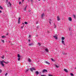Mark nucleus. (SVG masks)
<instances>
[{"instance_id": "f257e3e1", "label": "nucleus", "mask_w": 76, "mask_h": 76, "mask_svg": "<svg viewBox=\"0 0 76 76\" xmlns=\"http://www.w3.org/2000/svg\"><path fill=\"white\" fill-rule=\"evenodd\" d=\"M0 62L1 64L2 67H4V64L3 63H4L6 64H7V63H8V62H5L4 61V60H3L2 61H1Z\"/></svg>"}, {"instance_id": "f03ea898", "label": "nucleus", "mask_w": 76, "mask_h": 76, "mask_svg": "<svg viewBox=\"0 0 76 76\" xmlns=\"http://www.w3.org/2000/svg\"><path fill=\"white\" fill-rule=\"evenodd\" d=\"M42 73H47V69H43L42 71Z\"/></svg>"}, {"instance_id": "7ed1b4c3", "label": "nucleus", "mask_w": 76, "mask_h": 76, "mask_svg": "<svg viewBox=\"0 0 76 76\" xmlns=\"http://www.w3.org/2000/svg\"><path fill=\"white\" fill-rule=\"evenodd\" d=\"M61 42L62 44H63L64 45H66V44H65V43H64V40H62Z\"/></svg>"}, {"instance_id": "20e7f679", "label": "nucleus", "mask_w": 76, "mask_h": 76, "mask_svg": "<svg viewBox=\"0 0 76 76\" xmlns=\"http://www.w3.org/2000/svg\"><path fill=\"white\" fill-rule=\"evenodd\" d=\"M30 71H31V72H33V70H35V69L34 68H30Z\"/></svg>"}, {"instance_id": "39448f33", "label": "nucleus", "mask_w": 76, "mask_h": 76, "mask_svg": "<svg viewBox=\"0 0 76 76\" xmlns=\"http://www.w3.org/2000/svg\"><path fill=\"white\" fill-rule=\"evenodd\" d=\"M68 20L69 21H72V18H71V17H69L68 18Z\"/></svg>"}, {"instance_id": "423d86ee", "label": "nucleus", "mask_w": 76, "mask_h": 76, "mask_svg": "<svg viewBox=\"0 0 76 76\" xmlns=\"http://www.w3.org/2000/svg\"><path fill=\"white\" fill-rule=\"evenodd\" d=\"M64 71H65V72H66V73L68 72V71H67V69H64Z\"/></svg>"}, {"instance_id": "0eeeda50", "label": "nucleus", "mask_w": 76, "mask_h": 76, "mask_svg": "<svg viewBox=\"0 0 76 76\" xmlns=\"http://www.w3.org/2000/svg\"><path fill=\"white\" fill-rule=\"evenodd\" d=\"M53 37L54 38H55V39H58L57 37V36H53Z\"/></svg>"}, {"instance_id": "6e6552de", "label": "nucleus", "mask_w": 76, "mask_h": 76, "mask_svg": "<svg viewBox=\"0 0 76 76\" xmlns=\"http://www.w3.org/2000/svg\"><path fill=\"white\" fill-rule=\"evenodd\" d=\"M57 20H58V21H59V20H60V18L59 17V16H57Z\"/></svg>"}, {"instance_id": "1a4fd4ad", "label": "nucleus", "mask_w": 76, "mask_h": 76, "mask_svg": "<svg viewBox=\"0 0 76 76\" xmlns=\"http://www.w3.org/2000/svg\"><path fill=\"white\" fill-rule=\"evenodd\" d=\"M44 15V13H43L42 14L41 17H42V19H43V17Z\"/></svg>"}, {"instance_id": "9d476101", "label": "nucleus", "mask_w": 76, "mask_h": 76, "mask_svg": "<svg viewBox=\"0 0 76 76\" xmlns=\"http://www.w3.org/2000/svg\"><path fill=\"white\" fill-rule=\"evenodd\" d=\"M20 18H19L18 19V23H20Z\"/></svg>"}, {"instance_id": "9b49d317", "label": "nucleus", "mask_w": 76, "mask_h": 76, "mask_svg": "<svg viewBox=\"0 0 76 76\" xmlns=\"http://www.w3.org/2000/svg\"><path fill=\"white\" fill-rule=\"evenodd\" d=\"M64 39H65V37H62L61 40H64Z\"/></svg>"}, {"instance_id": "f8f14e48", "label": "nucleus", "mask_w": 76, "mask_h": 76, "mask_svg": "<svg viewBox=\"0 0 76 76\" xmlns=\"http://www.w3.org/2000/svg\"><path fill=\"white\" fill-rule=\"evenodd\" d=\"M8 4H9L10 6L11 7V6H12V4H11V3H10V2H9Z\"/></svg>"}, {"instance_id": "ddd939ff", "label": "nucleus", "mask_w": 76, "mask_h": 76, "mask_svg": "<svg viewBox=\"0 0 76 76\" xmlns=\"http://www.w3.org/2000/svg\"><path fill=\"white\" fill-rule=\"evenodd\" d=\"M45 51L47 52H48V49L47 48H46L45 49Z\"/></svg>"}, {"instance_id": "4468645a", "label": "nucleus", "mask_w": 76, "mask_h": 76, "mask_svg": "<svg viewBox=\"0 0 76 76\" xmlns=\"http://www.w3.org/2000/svg\"><path fill=\"white\" fill-rule=\"evenodd\" d=\"M45 63H46V64H48V65L50 64V63H49V62H48V61H46L45 62Z\"/></svg>"}, {"instance_id": "2eb2a0df", "label": "nucleus", "mask_w": 76, "mask_h": 76, "mask_svg": "<svg viewBox=\"0 0 76 76\" xmlns=\"http://www.w3.org/2000/svg\"><path fill=\"white\" fill-rule=\"evenodd\" d=\"M28 61L29 62H31V60L30 58H28Z\"/></svg>"}, {"instance_id": "dca6fc26", "label": "nucleus", "mask_w": 76, "mask_h": 76, "mask_svg": "<svg viewBox=\"0 0 76 76\" xmlns=\"http://www.w3.org/2000/svg\"><path fill=\"white\" fill-rule=\"evenodd\" d=\"M0 9H3V7H1V6H0Z\"/></svg>"}, {"instance_id": "f3484780", "label": "nucleus", "mask_w": 76, "mask_h": 76, "mask_svg": "<svg viewBox=\"0 0 76 76\" xmlns=\"http://www.w3.org/2000/svg\"><path fill=\"white\" fill-rule=\"evenodd\" d=\"M36 74L38 75V74H39V72H38V71H36Z\"/></svg>"}, {"instance_id": "a211bd4d", "label": "nucleus", "mask_w": 76, "mask_h": 76, "mask_svg": "<svg viewBox=\"0 0 76 76\" xmlns=\"http://www.w3.org/2000/svg\"><path fill=\"white\" fill-rule=\"evenodd\" d=\"M6 37V36H2V38H5Z\"/></svg>"}, {"instance_id": "6ab92c4d", "label": "nucleus", "mask_w": 76, "mask_h": 76, "mask_svg": "<svg viewBox=\"0 0 76 76\" xmlns=\"http://www.w3.org/2000/svg\"><path fill=\"white\" fill-rule=\"evenodd\" d=\"M29 46H31L32 45V43L29 44Z\"/></svg>"}, {"instance_id": "aec40b11", "label": "nucleus", "mask_w": 76, "mask_h": 76, "mask_svg": "<svg viewBox=\"0 0 76 76\" xmlns=\"http://www.w3.org/2000/svg\"><path fill=\"white\" fill-rule=\"evenodd\" d=\"M55 66L56 67H57V68H58V67H59V66H57V65L56 64H55Z\"/></svg>"}, {"instance_id": "412c9836", "label": "nucleus", "mask_w": 76, "mask_h": 76, "mask_svg": "<svg viewBox=\"0 0 76 76\" xmlns=\"http://www.w3.org/2000/svg\"><path fill=\"white\" fill-rule=\"evenodd\" d=\"M18 58H20V55H19V54H18Z\"/></svg>"}, {"instance_id": "4be33fe9", "label": "nucleus", "mask_w": 76, "mask_h": 76, "mask_svg": "<svg viewBox=\"0 0 76 76\" xmlns=\"http://www.w3.org/2000/svg\"><path fill=\"white\" fill-rule=\"evenodd\" d=\"M24 23L25 24H26V25H27V24H28V22H24Z\"/></svg>"}, {"instance_id": "5701e85b", "label": "nucleus", "mask_w": 76, "mask_h": 76, "mask_svg": "<svg viewBox=\"0 0 76 76\" xmlns=\"http://www.w3.org/2000/svg\"><path fill=\"white\" fill-rule=\"evenodd\" d=\"M39 28V26H37V29H38V28Z\"/></svg>"}, {"instance_id": "b1692460", "label": "nucleus", "mask_w": 76, "mask_h": 76, "mask_svg": "<svg viewBox=\"0 0 76 76\" xmlns=\"http://www.w3.org/2000/svg\"><path fill=\"white\" fill-rule=\"evenodd\" d=\"M38 44L39 45V46H41V44H40V43L38 42Z\"/></svg>"}, {"instance_id": "393cba45", "label": "nucleus", "mask_w": 76, "mask_h": 76, "mask_svg": "<svg viewBox=\"0 0 76 76\" xmlns=\"http://www.w3.org/2000/svg\"><path fill=\"white\" fill-rule=\"evenodd\" d=\"M70 75L71 76H74V75H73V74L72 73H70Z\"/></svg>"}, {"instance_id": "a878e982", "label": "nucleus", "mask_w": 76, "mask_h": 76, "mask_svg": "<svg viewBox=\"0 0 76 76\" xmlns=\"http://www.w3.org/2000/svg\"><path fill=\"white\" fill-rule=\"evenodd\" d=\"M62 54L64 55L66 54V53H64V52H62Z\"/></svg>"}, {"instance_id": "bb28decb", "label": "nucleus", "mask_w": 76, "mask_h": 76, "mask_svg": "<svg viewBox=\"0 0 76 76\" xmlns=\"http://www.w3.org/2000/svg\"><path fill=\"white\" fill-rule=\"evenodd\" d=\"M73 16L74 17V18H76V17L75 16V15H73Z\"/></svg>"}, {"instance_id": "cd10ccee", "label": "nucleus", "mask_w": 76, "mask_h": 76, "mask_svg": "<svg viewBox=\"0 0 76 76\" xmlns=\"http://www.w3.org/2000/svg\"><path fill=\"white\" fill-rule=\"evenodd\" d=\"M54 28H56V25H55V24H54Z\"/></svg>"}, {"instance_id": "c85d7f7f", "label": "nucleus", "mask_w": 76, "mask_h": 76, "mask_svg": "<svg viewBox=\"0 0 76 76\" xmlns=\"http://www.w3.org/2000/svg\"><path fill=\"white\" fill-rule=\"evenodd\" d=\"M7 73H6L5 74V76H7Z\"/></svg>"}, {"instance_id": "c756f323", "label": "nucleus", "mask_w": 76, "mask_h": 76, "mask_svg": "<svg viewBox=\"0 0 76 76\" xmlns=\"http://www.w3.org/2000/svg\"><path fill=\"white\" fill-rule=\"evenodd\" d=\"M2 41L3 42V43H4V40H2Z\"/></svg>"}, {"instance_id": "7c9ffc66", "label": "nucleus", "mask_w": 76, "mask_h": 76, "mask_svg": "<svg viewBox=\"0 0 76 76\" xmlns=\"http://www.w3.org/2000/svg\"><path fill=\"white\" fill-rule=\"evenodd\" d=\"M4 56H2V57H1V58H3H3H4Z\"/></svg>"}, {"instance_id": "2f4dec72", "label": "nucleus", "mask_w": 76, "mask_h": 76, "mask_svg": "<svg viewBox=\"0 0 76 76\" xmlns=\"http://www.w3.org/2000/svg\"><path fill=\"white\" fill-rule=\"evenodd\" d=\"M51 60L52 61H54V59H53V58H51Z\"/></svg>"}, {"instance_id": "473e14b6", "label": "nucleus", "mask_w": 76, "mask_h": 76, "mask_svg": "<svg viewBox=\"0 0 76 76\" xmlns=\"http://www.w3.org/2000/svg\"><path fill=\"white\" fill-rule=\"evenodd\" d=\"M29 70V69H27V70H26V72H27Z\"/></svg>"}, {"instance_id": "72a5a7b5", "label": "nucleus", "mask_w": 76, "mask_h": 76, "mask_svg": "<svg viewBox=\"0 0 76 76\" xmlns=\"http://www.w3.org/2000/svg\"><path fill=\"white\" fill-rule=\"evenodd\" d=\"M20 58H18V61H20Z\"/></svg>"}, {"instance_id": "f704fd0d", "label": "nucleus", "mask_w": 76, "mask_h": 76, "mask_svg": "<svg viewBox=\"0 0 76 76\" xmlns=\"http://www.w3.org/2000/svg\"><path fill=\"white\" fill-rule=\"evenodd\" d=\"M2 71L1 69H0V73H1V72Z\"/></svg>"}, {"instance_id": "c9c22d12", "label": "nucleus", "mask_w": 76, "mask_h": 76, "mask_svg": "<svg viewBox=\"0 0 76 76\" xmlns=\"http://www.w3.org/2000/svg\"><path fill=\"white\" fill-rule=\"evenodd\" d=\"M49 23L50 24H51V21H49Z\"/></svg>"}, {"instance_id": "e433bc0d", "label": "nucleus", "mask_w": 76, "mask_h": 76, "mask_svg": "<svg viewBox=\"0 0 76 76\" xmlns=\"http://www.w3.org/2000/svg\"><path fill=\"white\" fill-rule=\"evenodd\" d=\"M41 76H46V75H42Z\"/></svg>"}, {"instance_id": "4c0bfd02", "label": "nucleus", "mask_w": 76, "mask_h": 76, "mask_svg": "<svg viewBox=\"0 0 76 76\" xmlns=\"http://www.w3.org/2000/svg\"><path fill=\"white\" fill-rule=\"evenodd\" d=\"M21 4V2H19V4Z\"/></svg>"}, {"instance_id": "58836bf2", "label": "nucleus", "mask_w": 76, "mask_h": 76, "mask_svg": "<svg viewBox=\"0 0 76 76\" xmlns=\"http://www.w3.org/2000/svg\"><path fill=\"white\" fill-rule=\"evenodd\" d=\"M23 26H21V29H23Z\"/></svg>"}, {"instance_id": "ea45409f", "label": "nucleus", "mask_w": 76, "mask_h": 76, "mask_svg": "<svg viewBox=\"0 0 76 76\" xmlns=\"http://www.w3.org/2000/svg\"><path fill=\"white\" fill-rule=\"evenodd\" d=\"M49 76H53V75H49Z\"/></svg>"}, {"instance_id": "a19ab883", "label": "nucleus", "mask_w": 76, "mask_h": 76, "mask_svg": "<svg viewBox=\"0 0 76 76\" xmlns=\"http://www.w3.org/2000/svg\"><path fill=\"white\" fill-rule=\"evenodd\" d=\"M26 8H25V9H24V10H26Z\"/></svg>"}, {"instance_id": "79ce46f5", "label": "nucleus", "mask_w": 76, "mask_h": 76, "mask_svg": "<svg viewBox=\"0 0 76 76\" xmlns=\"http://www.w3.org/2000/svg\"><path fill=\"white\" fill-rule=\"evenodd\" d=\"M36 23V24H38V22H37Z\"/></svg>"}, {"instance_id": "37998d69", "label": "nucleus", "mask_w": 76, "mask_h": 76, "mask_svg": "<svg viewBox=\"0 0 76 76\" xmlns=\"http://www.w3.org/2000/svg\"><path fill=\"white\" fill-rule=\"evenodd\" d=\"M7 7H9V5L7 4Z\"/></svg>"}, {"instance_id": "c03bdc74", "label": "nucleus", "mask_w": 76, "mask_h": 76, "mask_svg": "<svg viewBox=\"0 0 76 76\" xmlns=\"http://www.w3.org/2000/svg\"><path fill=\"white\" fill-rule=\"evenodd\" d=\"M1 10H0V13H1Z\"/></svg>"}, {"instance_id": "a18cd8bd", "label": "nucleus", "mask_w": 76, "mask_h": 76, "mask_svg": "<svg viewBox=\"0 0 76 76\" xmlns=\"http://www.w3.org/2000/svg\"><path fill=\"white\" fill-rule=\"evenodd\" d=\"M70 28H69V31H70Z\"/></svg>"}, {"instance_id": "49530a36", "label": "nucleus", "mask_w": 76, "mask_h": 76, "mask_svg": "<svg viewBox=\"0 0 76 76\" xmlns=\"http://www.w3.org/2000/svg\"><path fill=\"white\" fill-rule=\"evenodd\" d=\"M49 20H50V21H51V19H49Z\"/></svg>"}, {"instance_id": "de8ad7c7", "label": "nucleus", "mask_w": 76, "mask_h": 76, "mask_svg": "<svg viewBox=\"0 0 76 76\" xmlns=\"http://www.w3.org/2000/svg\"><path fill=\"white\" fill-rule=\"evenodd\" d=\"M30 1H31V2H32V0H30Z\"/></svg>"}, {"instance_id": "09e8293b", "label": "nucleus", "mask_w": 76, "mask_h": 76, "mask_svg": "<svg viewBox=\"0 0 76 76\" xmlns=\"http://www.w3.org/2000/svg\"><path fill=\"white\" fill-rule=\"evenodd\" d=\"M31 35H29V37H31Z\"/></svg>"}, {"instance_id": "8fccbe9b", "label": "nucleus", "mask_w": 76, "mask_h": 76, "mask_svg": "<svg viewBox=\"0 0 76 76\" xmlns=\"http://www.w3.org/2000/svg\"><path fill=\"white\" fill-rule=\"evenodd\" d=\"M22 24H23V25H24V23H23Z\"/></svg>"}, {"instance_id": "3c124183", "label": "nucleus", "mask_w": 76, "mask_h": 76, "mask_svg": "<svg viewBox=\"0 0 76 76\" xmlns=\"http://www.w3.org/2000/svg\"><path fill=\"white\" fill-rule=\"evenodd\" d=\"M7 1H8V0H7Z\"/></svg>"}, {"instance_id": "603ef678", "label": "nucleus", "mask_w": 76, "mask_h": 76, "mask_svg": "<svg viewBox=\"0 0 76 76\" xmlns=\"http://www.w3.org/2000/svg\"><path fill=\"white\" fill-rule=\"evenodd\" d=\"M26 7H27V6H26V7L25 8H26Z\"/></svg>"}, {"instance_id": "864d4df0", "label": "nucleus", "mask_w": 76, "mask_h": 76, "mask_svg": "<svg viewBox=\"0 0 76 76\" xmlns=\"http://www.w3.org/2000/svg\"><path fill=\"white\" fill-rule=\"evenodd\" d=\"M24 0H22L23 1H23H24Z\"/></svg>"}, {"instance_id": "5fc2aeb1", "label": "nucleus", "mask_w": 76, "mask_h": 76, "mask_svg": "<svg viewBox=\"0 0 76 76\" xmlns=\"http://www.w3.org/2000/svg\"><path fill=\"white\" fill-rule=\"evenodd\" d=\"M6 35H8V34H6Z\"/></svg>"}, {"instance_id": "6e6d98bb", "label": "nucleus", "mask_w": 76, "mask_h": 76, "mask_svg": "<svg viewBox=\"0 0 76 76\" xmlns=\"http://www.w3.org/2000/svg\"><path fill=\"white\" fill-rule=\"evenodd\" d=\"M41 0H38V1H40Z\"/></svg>"}, {"instance_id": "4d7b16f0", "label": "nucleus", "mask_w": 76, "mask_h": 76, "mask_svg": "<svg viewBox=\"0 0 76 76\" xmlns=\"http://www.w3.org/2000/svg\"><path fill=\"white\" fill-rule=\"evenodd\" d=\"M44 0V1H45V0Z\"/></svg>"}, {"instance_id": "13d9d810", "label": "nucleus", "mask_w": 76, "mask_h": 76, "mask_svg": "<svg viewBox=\"0 0 76 76\" xmlns=\"http://www.w3.org/2000/svg\"><path fill=\"white\" fill-rule=\"evenodd\" d=\"M28 40L29 41H30V40Z\"/></svg>"}, {"instance_id": "bf43d9fd", "label": "nucleus", "mask_w": 76, "mask_h": 76, "mask_svg": "<svg viewBox=\"0 0 76 76\" xmlns=\"http://www.w3.org/2000/svg\"><path fill=\"white\" fill-rule=\"evenodd\" d=\"M75 69H76V68H75Z\"/></svg>"}]
</instances>
